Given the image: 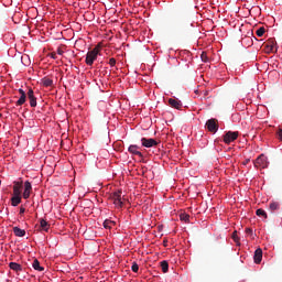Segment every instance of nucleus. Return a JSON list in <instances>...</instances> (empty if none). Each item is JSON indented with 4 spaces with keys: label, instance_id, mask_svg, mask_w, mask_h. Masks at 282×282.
Wrapping results in <instances>:
<instances>
[{
    "label": "nucleus",
    "instance_id": "nucleus-1",
    "mask_svg": "<svg viewBox=\"0 0 282 282\" xmlns=\"http://www.w3.org/2000/svg\"><path fill=\"white\" fill-rule=\"evenodd\" d=\"M98 54H100L99 46H96L94 50L89 51L86 54V59H85L86 65L91 67V65H94V61H96V58H98Z\"/></svg>",
    "mask_w": 282,
    "mask_h": 282
},
{
    "label": "nucleus",
    "instance_id": "nucleus-2",
    "mask_svg": "<svg viewBox=\"0 0 282 282\" xmlns=\"http://www.w3.org/2000/svg\"><path fill=\"white\" fill-rule=\"evenodd\" d=\"M111 202L117 206V208H122L124 206V203H122V191H117L110 194Z\"/></svg>",
    "mask_w": 282,
    "mask_h": 282
},
{
    "label": "nucleus",
    "instance_id": "nucleus-3",
    "mask_svg": "<svg viewBox=\"0 0 282 282\" xmlns=\"http://www.w3.org/2000/svg\"><path fill=\"white\" fill-rule=\"evenodd\" d=\"M205 127L210 133H217L219 131V120L212 118L206 121Z\"/></svg>",
    "mask_w": 282,
    "mask_h": 282
},
{
    "label": "nucleus",
    "instance_id": "nucleus-4",
    "mask_svg": "<svg viewBox=\"0 0 282 282\" xmlns=\"http://www.w3.org/2000/svg\"><path fill=\"white\" fill-rule=\"evenodd\" d=\"M239 138V132L235 131H228L226 134L223 135V140L225 144H230L231 142H235Z\"/></svg>",
    "mask_w": 282,
    "mask_h": 282
},
{
    "label": "nucleus",
    "instance_id": "nucleus-5",
    "mask_svg": "<svg viewBox=\"0 0 282 282\" xmlns=\"http://www.w3.org/2000/svg\"><path fill=\"white\" fill-rule=\"evenodd\" d=\"M256 169H268V158L263 154H261L256 161H254Z\"/></svg>",
    "mask_w": 282,
    "mask_h": 282
},
{
    "label": "nucleus",
    "instance_id": "nucleus-6",
    "mask_svg": "<svg viewBox=\"0 0 282 282\" xmlns=\"http://www.w3.org/2000/svg\"><path fill=\"white\" fill-rule=\"evenodd\" d=\"M275 47H276V41L274 39H269L264 43V50L268 54H270L271 52H274Z\"/></svg>",
    "mask_w": 282,
    "mask_h": 282
},
{
    "label": "nucleus",
    "instance_id": "nucleus-7",
    "mask_svg": "<svg viewBox=\"0 0 282 282\" xmlns=\"http://www.w3.org/2000/svg\"><path fill=\"white\" fill-rule=\"evenodd\" d=\"M141 144H142V147H145V149H151L152 147H158V142L155 141V139H148V138H142Z\"/></svg>",
    "mask_w": 282,
    "mask_h": 282
},
{
    "label": "nucleus",
    "instance_id": "nucleus-8",
    "mask_svg": "<svg viewBox=\"0 0 282 282\" xmlns=\"http://www.w3.org/2000/svg\"><path fill=\"white\" fill-rule=\"evenodd\" d=\"M32 193V183L30 181L24 182L23 199H30Z\"/></svg>",
    "mask_w": 282,
    "mask_h": 282
},
{
    "label": "nucleus",
    "instance_id": "nucleus-9",
    "mask_svg": "<svg viewBox=\"0 0 282 282\" xmlns=\"http://www.w3.org/2000/svg\"><path fill=\"white\" fill-rule=\"evenodd\" d=\"M19 94L21 95L19 100L15 102L17 107H21L22 105H25V100H28V95L24 93L23 89H19Z\"/></svg>",
    "mask_w": 282,
    "mask_h": 282
},
{
    "label": "nucleus",
    "instance_id": "nucleus-10",
    "mask_svg": "<svg viewBox=\"0 0 282 282\" xmlns=\"http://www.w3.org/2000/svg\"><path fill=\"white\" fill-rule=\"evenodd\" d=\"M174 28H193V23L188 20H177Z\"/></svg>",
    "mask_w": 282,
    "mask_h": 282
},
{
    "label": "nucleus",
    "instance_id": "nucleus-11",
    "mask_svg": "<svg viewBox=\"0 0 282 282\" xmlns=\"http://www.w3.org/2000/svg\"><path fill=\"white\" fill-rule=\"evenodd\" d=\"M169 105L173 109H182V101L180 99L170 98L169 99Z\"/></svg>",
    "mask_w": 282,
    "mask_h": 282
},
{
    "label": "nucleus",
    "instance_id": "nucleus-12",
    "mask_svg": "<svg viewBox=\"0 0 282 282\" xmlns=\"http://www.w3.org/2000/svg\"><path fill=\"white\" fill-rule=\"evenodd\" d=\"M28 98L30 100V106L36 107V97L34 96V90L32 88L28 91Z\"/></svg>",
    "mask_w": 282,
    "mask_h": 282
},
{
    "label": "nucleus",
    "instance_id": "nucleus-13",
    "mask_svg": "<svg viewBox=\"0 0 282 282\" xmlns=\"http://www.w3.org/2000/svg\"><path fill=\"white\" fill-rule=\"evenodd\" d=\"M253 259H254V263H258V264L261 263L263 259V250H261V248L254 251Z\"/></svg>",
    "mask_w": 282,
    "mask_h": 282
},
{
    "label": "nucleus",
    "instance_id": "nucleus-14",
    "mask_svg": "<svg viewBox=\"0 0 282 282\" xmlns=\"http://www.w3.org/2000/svg\"><path fill=\"white\" fill-rule=\"evenodd\" d=\"M21 188H23V183L14 182L13 195L21 196Z\"/></svg>",
    "mask_w": 282,
    "mask_h": 282
},
{
    "label": "nucleus",
    "instance_id": "nucleus-15",
    "mask_svg": "<svg viewBox=\"0 0 282 282\" xmlns=\"http://www.w3.org/2000/svg\"><path fill=\"white\" fill-rule=\"evenodd\" d=\"M9 268L13 270V272H23V267L17 262H10Z\"/></svg>",
    "mask_w": 282,
    "mask_h": 282
},
{
    "label": "nucleus",
    "instance_id": "nucleus-16",
    "mask_svg": "<svg viewBox=\"0 0 282 282\" xmlns=\"http://www.w3.org/2000/svg\"><path fill=\"white\" fill-rule=\"evenodd\" d=\"M138 149H140V147L138 145H130L128 148L129 153H132V155H139V158H142V152L138 151Z\"/></svg>",
    "mask_w": 282,
    "mask_h": 282
},
{
    "label": "nucleus",
    "instance_id": "nucleus-17",
    "mask_svg": "<svg viewBox=\"0 0 282 282\" xmlns=\"http://www.w3.org/2000/svg\"><path fill=\"white\" fill-rule=\"evenodd\" d=\"M40 228L42 230H44L45 232H47V230H50V223H47V220L45 219H40Z\"/></svg>",
    "mask_w": 282,
    "mask_h": 282
},
{
    "label": "nucleus",
    "instance_id": "nucleus-18",
    "mask_svg": "<svg viewBox=\"0 0 282 282\" xmlns=\"http://www.w3.org/2000/svg\"><path fill=\"white\" fill-rule=\"evenodd\" d=\"M13 235H15V237H25V229L13 227Z\"/></svg>",
    "mask_w": 282,
    "mask_h": 282
},
{
    "label": "nucleus",
    "instance_id": "nucleus-19",
    "mask_svg": "<svg viewBox=\"0 0 282 282\" xmlns=\"http://www.w3.org/2000/svg\"><path fill=\"white\" fill-rule=\"evenodd\" d=\"M281 208V205L278 202H272L269 205V210H271V213H274L276 210H279Z\"/></svg>",
    "mask_w": 282,
    "mask_h": 282
},
{
    "label": "nucleus",
    "instance_id": "nucleus-20",
    "mask_svg": "<svg viewBox=\"0 0 282 282\" xmlns=\"http://www.w3.org/2000/svg\"><path fill=\"white\" fill-rule=\"evenodd\" d=\"M42 85H44V87H52L54 85V80L50 77H44L42 78Z\"/></svg>",
    "mask_w": 282,
    "mask_h": 282
},
{
    "label": "nucleus",
    "instance_id": "nucleus-21",
    "mask_svg": "<svg viewBox=\"0 0 282 282\" xmlns=\"http://www.w3.org/2000/svg\"><path fill=\"white\" fill-rule=\"evenodd\" d=\"M21 204V196L13 195L11 198V206H19Z\"/></svg>",
    "mask_w": 282,
    "mask_h": 282
},
{
    "label": "nucleus",
    "instance_id": "nucleus-22",
    "mask_svg": "<svg viewBox=\"0 0 282 282\" xmlns=\"http://www.w3.org/2000/svg\"><path fill=\"white\" fill-rule=\"evenodd\" d=\"M180 219L181 221H185V224H188V221H191V215L186 213H182L180 214Z\"/></svg>",
    "mask_w": 282,
    "mask_h": 282
},
{
    "label": "nucleus",
    "instance_id": "nucleus-23",
    "mask_svg": "<svg viewBox=\"0 0 282 282\" xmlns=\"http://www.w3.org/2000/svg\"><path fill=\"white\" fill-rule=\"evenodd\" d=\"M231 238L235 241L236 246H241V241L239 236L237 235V230L232 232Z\"/></svg>",
    "mask_w": 282,
    "mask_h": 282
},
{
    "label": "nucleus",
    "instance_id": "nucleus-24",
    "mask_svg": "<svg viewBox=\"0 0 282 282\" xmlns=\"http://www.w3.org/2000/svg\"><path fill=\"white\" fill-rule=\"evenodd\" d=\"M33 268L37 270V272H43V270H45L36 259L33 261Z\"/></svg>",
    "mask_w": 282,
    "mask_h": 282
},
{
    "label": "nucleus",
    "instance_id": "nucleus-25",
    "mask_svg": "<svg viewBox=\"0 0 282 282\" xmlns=\"http://www.w3.org/2000/svg\"><path fill=\"white\" fill-rule=\"evenodd\" d=\"M161 270L164 274H166V272H169V262L166 260H163L161 262Z\"/></svg>",
    "mask_w": 282,
    "mask_h": 282
},
{
    "label": "nucleus",
    "instance_id": "nucleus-26",
    "mask_svg": "<svg viewBox=\"0 0 282 282\" xmlns=\"http://www.w3.org/2000/svg\"><path fill=\"white\" fill-rule=\"evenodd\" d=\"M256 215H258V217H264V219H268V214L263 209H257Z\"/></svg>",
    "mask_w": 282,
    "mask_h": 282
},
{
    "label": "nucleus",
    "instance_id": "nucleus-27",
    "mask_svg": "<svg viewBox=\"0 0 282 282\" xmlns=\"http://www.w3.org/2000/svg\"><path fill=\"white\" fill-rule=\"evenodd\" d=\"M257 36L261 37L265 34V28L261 26L256 31Z\"/></svg>",
    "mask_w": 282,
    "mask_h": 282
},
{
    "label": "nucleus",
    "instance_id": "nucleus-28",
    "mask_svg": "<svg viewBox=\"0 0 282 282\" xmlns=\"http://www.w3.org/2000/svg\"><path fill=\"white\" fill-rule=\"evenodd\" d=\"M113 224V221L111 220H105L104 221V228L111 230V225Z\"/></svg>",
    "mask_w": 282,
    "mask_h": 282
},
{
    "label": "nucleus",
    "instance_id": "nucleus-29",
    "mask_svg": "<svg viewBox=\"0 0 282 282\" xmlns=\"http://www.w3.org/2000/svg\"><path fill=\"white\" fill-rule=\"evenodd\" d=\"M200 58H202L203 63H208V53L203 52L200 54Z\"/></svg>",
    "mask_w": 282,
    "mask_h": 282
},
{
    "label": "nucleus",
    "instance_id": "nucleus-30",
    "mask_svg": "<svg viewBox=\"0 0 282 282\" xmlns=\"http://www.w3.org/2000/svg\"><path fill=\"white\" fill-rule=\"evenodd\" d=\"M278 140L282 142V127L276 130Z\"/></svg>",
    "mask_w": 282,
    "mask_h": 282
},
{
    "label": "nucleus",
    "instance_id": "nucleus-31",
    "mask_svg": "<svg viewBox=\"0 0 282 282\" xmlns=\"http://www.w3.org/2000/svg\"><path fill=\"white\" fill-rule=\"evenodd\" d=\"M131 270H132V272H138L140 270V267L135 262H133Z\"/></svg>",
    "mask_w": 282,
    "mask_h": 282
},
{
    "label": "nucleus",
    "instance_id": "nucleus-32",
    "mask_svg": "<svg viewBox=\"0 0 282 282\" xmlns=\"http://www.w3.org/2000/svg\"><path fill=\"white\" fill-rule=\"evenodd\" d=\"M109 65H110V67H116V58L111 57L109 59Z\"/></svg>",
    "mask_w": 282,
    "mask_h": 282
},
{
    "label": "nucleus",
    "instance_id": "nucleus-33",
    "mask_svg": "<svg viewBox=\"0 0 282 282\" xmlns=\"http://www.w3.org/2000/svg\"><path fill=\"white\" fill-rule=\"evenodd\" d=\"M247 235H252V230L250 228H246Z\"/></svg>",
    "mask_w": 282,
    "mask_h": 282
},
{
    "label": "nucleus",
    "instance_id": "nucleus-34",
    "mask_svg": "<svg viewBox=\"0 0 282 282\" xmlns=\"http://www.w3.org/2000/svg\"><path fill=\"white\" fill-rule=\"evenodd\" d=\"M25 213L24 207H20V215H23Z\"/></svg>",
    "mask_w": 282,
    "mask_h": 282
},
{
    "label": "nucleus",
    "instance_id": "nucleus-35",
    "mask_svg": "<svg viewBox=\"0 0 282 282\" xmlns=\"http://www.w3.org/2000/svg\"><path fill=\"white\" fill-rule=\"evenodd\" d=\"M57 54H59V56H63V50L58 48Z\"/></svg>",
    "mask_w": 282,
    "mask_h": 282
},
{
    "label": "nucleus",
    "instance_id": "nucleus-36",
    "mask_svg": "<svg viewBox=\"0 0 282 282\" xmlns=\"http://www.w3.org/2000/svg\"><path fill=\"white\" fill-rule=\"evenodd\" d=\"M52 58H56V53H52Z\"/></svg>",
    "mask_w": 282,
    "mask_h": 282
}]
</instances>
